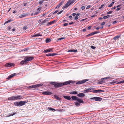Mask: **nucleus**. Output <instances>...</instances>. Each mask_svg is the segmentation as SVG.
Segmentation results:
<instances>
[{"mask_svg": "<svg viewBox=\"0 0 124 124\" xmlns=\"http://www.w3.org/2000/svg\"><path fill=\"white\" fill-rule=\"evenodd\" d=\"M75 83V81L69 80L65 82L64 83H56L55 85V87L56 88H59L63 86L64 85H66L69 84L70 83Z\"/></svg>", "mask_w": 124, "mask_h": 124, "instance_id": "1", "label": "nucleus"}, {"mask_svg": "<svg viewBox=\"0 0 124 124\" xmlns=\"http://www.w3.org/2000/svg\"><path fill=\"white\" fill-rule=\"evenodd\" d=\"M33 59V57H26L25 58V59L22 60L20 62V64L22 65H23L24 64L27 63L28 61L31 60Z\"/></svg>", "mask_w": 124, "mask_h": 124, "instance_id": "2", "label": "nucleus"}, {"mask_svg": "<svg viewBox=\"0 0 124 124\" xmlns=\"http://www.w3.org/2000/svg\"><path fill=\"white\" fill-rule=\"evenodd\" d=\"M28 102L27 100L21 101L19 102H14V104L16 105V106H21L24 105L25 103H27Z\"/></svg>", "mask_w": 124, "mask_h": 124, "instance_id": "3", "label": "nucleus"}, {"mask_svg": "<svg viewBox=\"0 0 124 124\" xmlns=\"http://www.w3.org/2000/svg\"><path fill=\"white\" fill-rule=\"evenodd\" d=\"M23 97V96L21 95H18L17 96H13L8 98V100H14L20 99Z\"/></svg>", "mask_w": 124, "mask_h": 124, "instance_id": "4", "label": "nucleus"}, {"mask_svg": "<svg viewBox=\"0 0 124 124\" xmlns=\"http://www.w3.org/2000/svg\"><path fill=\"white\" fill-rule=\"evenodd\" d=\"M72 99L73 100H77V101L80 103H83L84 101L81 99L78 98V97L76 96H72L71 97Z\"/></svg>", "mask_w": 124, "mask_h": 124, "instance_id": "5", "label": "nucleus"}, {"mask_svg": "<svg viewBox=\"0 0 124 124\" xmlns=\"http://www.w3.org/2000/svg\"><path fill=\"white\" fill-rule=\"evenodd\" d=\"M72 4V0H69L67 2L65 6H63V8H65L68 7L69 6L71 5Z\"/></svg>", "mask_w": 124, "mask_h": 124, "instance_id": "6", "label": "nucleus"}, {"mask_svg": "<svg viewBox=\"0 0 124 124\" xmlns=\"http://www.w3.org/2000/svg\"><path fill=\"white\" fill-rule=\"evenodd\" d=\"M29 13H24L21 14V15L19 16V18H23L27 16H28L29 15Z\"/></svg>", "mask_w": 124, "mask_h": 124, "instance_id": "7", "label": "nucleus"}, {"mask_svg": "<svg viewBox=\"0 0 124 124\" xmlns=\"http://www.w3.org/2000/svg\"><path fill=\"white\" fill-rule=\"evenodd\" d=\"M89 80L87 79H85L81 81H79L76 83L77 84H80L84 83L85 82L88 81Z\"/></svg>", "mask_w": 124, "mask_h": 124, "instance_id": "8", "label": "nucleus"}, {"mask_svg": "<svg viewBox=\"0 0 124 124\" xmlns=\"http://www.w3.org/2000/svg\"><path fill=\"white\" fill-rule=\"evenodd\" d=\"M102 98L98 97H94L90 98L91 100H94L96 101H100L102 100Z\"/></svg>", "mask_w": 124, "mask_h": 124, "instance_id": "9", "label": "nucleus"}, {"mask_svg": "<svg viewBox=\"0 0 124 124\" xmlns=\"http://www.w3.org/2000/svg\"><path fill=\"white\" fill-rule=\"evenodd\" d=\"M42 93L45 95H50L52 94L53 93L49 91H44Z\"/></svg>", "mask_w": 124, "mask_h": 124, "instance_id": "10", "label": "nucleus"}, {"mask_svg": "<svg viewBox=\"0 0 124 124\" xmlns=\"http://www.w3.org/2000/svg\"><path fill=\"white\" fill-rule=\"evenodd\" d=\"M100 32H97V31H95L93 32H92L89 34L88 35L86 36V37H90V36H92L93 35H94L95 34L99 33Z\"/></svg>", "mask_w": 124, "mask_h": 124, "instance_id": "11", "label": "nucleus"}, {"mask_svg": "<svg viewBox=\"0 0 124 124\" xmlns=\"http://www.w3.org/2000/svg\"><path fill=\"white\" fill-rule=\"evenodd\" d=\"M14 64L11 63H7L6 64L5 66L6 67H9L12 66H14Z\"/></svg>", "mask_w": 124, "mask_h": 124, "instance_id": "12", "label": "nucleus"}, {"mask_svg": "<svg viewBox=\"0 0 124 124\" xmlns=\"http://www.w3.org/2000/svg\"><path fill=\"white\" fill-rule=\"evenodd\" d=\"M52 50H53L52 48L48 49L44 51L43 52L45 53H47L48 52L52 51Z\"/></svg>", "mask_w": 124, "mask_h": 124, "instance_id": "13", "label": "nucleus"}, {"mask_svg": "<svg viewBox=\"0 0 124 124\" xmlns=\"http://www.w3.org/2000/svg\"><path fill=\"white\" fill-rule=\"evenodd\" d=\"M56 20H54L53 21L49 22V23L47 24V25H51L56 22Z\"/></svg>", "mask_w": 124, "mask_h": 124, "instance_id": "14", "label": "nucleus"}, {"mask_svg": "<svg viewBox=\"0 0 124 124\" xmlns=\"http://www.w3.org/2000/svg\"><path fill=\"white\" fill-rule=\"evenodd\" d=\"M94 88H93L90 87L89 88L87 89V92L93 91L94 90Z\"/></svg>", "mask_w": 124, "mask_h": 124, "instance_id": "15", "label": "nucleus"}, {"mask_svg": "<svg viewBox=\"0 0 124 124\" xmlns=\"http://www.w3.org/2000/svg\"><path fill=\"white\" fill-rule=\"evenodd\" d=\"M16 73H15L13 74H12L9 76L7 78V79H9L10 78H11L12 77H13L15 75Z\"/></svg>", "mask_w": 124, "mask_h": 124, "instance_id": "16", "label": "nucleus"}, {"mask_svg": "<svg viewBox=\"0 0 124 124\" xmlns=\"http://www.w3.org/2000/svg\"><path fill=\"white\" fill-rule=\"evenodd\" d=\"M85 95L83 93H80L77 95V96L80 97H83L85 96Z\"/></svg>", "mask_w": 124, "mask_h": 124, "instance_id": "17", "label": "nucleus"}, {"mask_svg": "<svg viewBox=\"0 0 124 124\" xmlns=\"http://www.w3.org/2000/svg\"><path fill=\"white\" fill-rule=\"evenodd\" d=\"M50 19V18H47L46 19L44 20L41 23H40V24H44L46 22L49 21Z\"/></svg>", "mask_w": 124, "mask_h": 124, "instance_id": "18", "label": "nucleus"}, {"mask_svg": "<svg viewBox=\"0 0 124 124\" xmlns=\"http://www.w3.org/2000/svg\"><path fill=\"white\" fill-rule=\"evenodd\" d=\"M120 37V35H118L117 36H116L114 37L113 38V39L115 40L116 41L117 40L118 38H119Z\"/></svg>", "mask_w": 124, "mask_h": 124, "instance_id": "19", "label": "nucleus"}, {"mask_svg": "<svg viewBox=\"0 0 124 124\" xmlns=\"http://www.w3.org/2000/svg\"><path fill=\"white\" fill-rule=\"evenodd\" d=\"M42 36L41 33H39L37 34H35L32 36L33 37H38L39 36Z\"/></svg>", "mask_w": 124, "mask_h": 124, "instance_id": "20", "label": "nucleus"}, {"mask_svg": "<svg viewBox=\"0 0 124 124\" xmlns=\"http://www.w3.org/2000/svg\"><path fill=\"white\" fill-rule=\"evenodd\" d=\"M63 97L65 99L69 100H71V98L69 96H63Z\"/></svg>", "mask_w": 124, "mask_h": 124, "instance_id": "21", "label": "nucleus"}, {"mask_svg": "<svg viewBox=\"0 0 124 124\" xmlns=\"http://www.w3.org/2000/svg\"><path fill=\"white\" fill-rule=\"evenodd\" d=\"M69 93L71 94H76L78 93V92L77 91H72L69 92Z\"/></svg>", "mask_w": 124, "mask_h": 124, "instance_id": "22", "label": "nucleus"}, {"mask_svg": "<svg viewBox=\"0 0 124 124\" xmlns=\"http://www.w3.org/2000/svg\"><path fill=\"white\" fill-rule=\"evenodd\" d=\"M68 52H78V50H70L68 51Z\"/></svg>", "mask_w": 124, "mask_h": 124, "instance_id": "23", "label": "nucleus"}, {"mask_svg": "<svg viewBox=\"0 0 124 124\" xmlns=\"http://www.w3.org/2000/svg\"><path fill=\"white\" fill-rule=\"evenodd\" d=\"M51 40L50 38H47L46 40V43H49L51 41Z\"/></svg>", "mask_w": 124, "mask_h": 124, "instance_id": "24", "label": "nucleus"}, {"mask_svg": "<svg viewBox=\"0 0 124 124\" xmlns=\"http://www.w3.org/2000/svg\"><path fill=\"white\" fill-rule=\"evenodd\" d=\"M80 103L79 102H74V103L75 104V105H76L77 106H79L80 105Z\"/></svg>", "mask_w": 124, "mask_h": 124, "instance_id": "25", "label": "nucleus"}, {"mask_svg": "<svg viewBox=\"0 0 124 124\" xmlns=\"http://www.w3.org/2000/svg\"><path fill=\"white\" fill-rule=\"evenodd\" d=\"M16 114V113L15 112V113H13L11 114H9V115H8L7 116L8 117H9V116H11L13 115H14L15 114Z\"/></svg>", "mask_w": 124, "mask_h": 124, "instance_id": "26", "label": "nucleus"}, {"mask_svg": "<svg viewBox=\"0 0 124 124\" xmlns=\"http://www.w3.org/2000/svg\"><path fill=\"white\" fill-rule=\"evenodd\" d=\"M44 1H45L44 0H40L39 3V4L40 5H41L44 2Z\"/></svg>", "mask_w": 124, "mask_h": 124, "instance_id": "27", "label": "nucleus"}, {"mask_svg": "<svg viewBox=\"0 0 124 124\" xmlns=\"http://www.w3.org/2000/svg\"><path fill=\"white\" fill-rule=\"evenodd\" d=\"M110 16V15H107L103 17V18L104 19H106L107 18L109 17Z\"/></svg>", "mask_w": 124, "mask_h": 124, "instance_id": "28", "label": "nucleus"}, {"mask_svg": "<svg viewBox=\"0 0 124 124\" xmlns=\"http://www.w3.org/2000/svg\"><path fill=\"white\" fill-rule=\"evenodd\" d=\"M43 85V84H36L35 85V86H36V87H40L42 86Z\"/></svg>", "mask_w": 124, "mask_h": 124, "instance_id": "29", "label": "nucleus"}, {"mask_svg": "<svg viewBox=\"0 0 124 124\" xmlns=\"http://www.w3.org/2000/svg\"><path fill=\"white\" fill-rule=\"evenodd\" d=\"M36 87L35 85H34L30 86L28 87V88L29 89H31Z\"/></svg>", "mask_w": 124, "mask_h": 124, "instance_id": "30", "label": "nucleus"}, {"mask_svg": "<svg viewBox=\"0 0 124 124\" xmlns=\"http://www.w3.org/2000/svg\"><path fill=\"white\" fill-rule=\"evenodd\" d=\"M54 97L56 98V99L58 100H60V98L59 97L56 96V95L54 96Z\"/></svg>", "mask_w": 124, "mask_h": 124, "instance_id": "31", "label": "nucleus"}, {"mask_svg": "<svg viewBox=\"0 0 124 124\" xmlns=\"http://www.w3.org/2000/svg\"><path fill=\"white\" fill-rule=\"evenodd\" d=\"M51 56H53L55 55H58V54L56 53H54L51 54Z\"/></svg>", "mask_w": 124, "mask_h": 124, "instance_id": "32", "label": "nucleus"}, {"mask_svg": "<svg viewBox=\"0 0 124 124\" xmlns=\"http://www.w3.org/2000/svg\"><path fill=\"white\" fill-rule=\"evenodd\" d=\"M93 92L94 93H96L99 92V89L93 90Z\"/></svg>", "mask_w": 124, "mask_h": 124, "instance_id": "33", "label": "nucleus"}, {"mask_svg": "<svg viewBox=\"0 0 124 124\" xmlns=\"http://www.w3.org/2000/svg\"><path fill=\"white\" fill-rule=\"evenodd\" d=\"M56 83L55 82H51V84L53 85H54V87H55V85L56 84Z\"/></svg>", "mask_w": 124, "mask_h": 124, "instance_id": "34", "label": "nucleus"}, {"mask_svg": "<svg viewBox=\"0 0 124 124\" xmlns=\"http://www.w3.org/2000/svg\"><path fill=\"white\" fill-rule=\"evenodd\" d=\"M28 28V27H27V26H23V30H26Z\"/></svg>", "mask_w": 124, "mask_h": 124, "instance_id": "35", "label": "nucleus"}, {"mask_svg": "<svg viewBox=\"0 0 124 124\" xmlns=\"http://www.w3.org/2000/svg\"><path fill=\"white\" fill-rule=\"evenodd\" d=\"M41 9V7H39L38 8H37V11L38 12H39V11H40V10Z\"/></svg>", "mask_w": 124, "mask_h": 124, "instance_id": "36", "label": "nucleus"}, {"mask_svg": "<svg viewBox=\"0 0 124 124\" xmlns=\"http://www.w3.org/2000/svg\"><path fill=\"white\" fill-rule=\"evenodd\" d=\"M49 109L50 110H52L53 111H55V109L53 108H49Z\"/></svg>", "mask_w": 124, "mask_h": 124, "instance_id": "37", "label": "nucleus"}, {"mask_svg": "<svg viewBox=\"0 0 124 124\" xmlns=\"http://www.w3.org/2000/svg\"><path fill=\"white\" fill-rule=\"evenodd\" d=\"M114 2H112L111 3V4L109 5L108 6V7H112V5L114 4Z\"/></svg>", "mask_w": 124, "mask_h": 124, "instance_id": "38", "label": "nucleus"}, {"mask_svg": "<svg viewBox=\"0 0 124 124\" xmlns=\"http://www.w3.org/2000/svg\"><path fill=\"white\" fill-rule=\"evenodd\" d=\"M105 81H102L101 80L98 82L99 84H101L104 82Z\"/></svg>", "mask_w": 124, "mask_h": 124, "instance_id": "39", "label": "nucleus"}, {"mask_svg": "<svg viewBox=\"0 0 124 124\" xmlns=\"http://www.w3.org/2000/svg\"><path fill=\"white\" fill-rule=\"evenodd\" d=\"M124 83V80L120 81L118 82V83H117L120 84L121 83Z\"/></svg>", "mask_w": 124, "mask_h": 124, "instance_id": "40", "label": "nucleus"}, {"mask_svg": "<svg viewBox=\"0 0 124 124\" xmlns=\"http://www.w3.org/2000/svg\"><path fill=\"white\" fill-rule=\"evenodd\" d=\"M59 11V10H56L53 13V14H55L58 11Z\"/></svg>", "mask_w": 124, "mask_h": 124, "instance_id": "41", "label": "nucleus"}, {"mask_svg": "<svg viewBox=\"0 0 124 124\" xmlns=\"http://www.w3.org/2000/svg\"><path fill=\"white\" fill-rule=\"evenodd\" d=\"M39 12H38L37 11V12L35 13L34 14V15H38L39 14Z\"/></svg>", "mask_w": 124, "mask_h": 124, "instance_id": "42", "label": "nucleus"}, {"mask_svg": "<svg viewBox=\"0 0 124 124\" xmlns=\"http://www.w3.org/2000/svg\"><path fill=\"white\" fill-rule=\"evenodd\" d=\"M85 8V6H83L81 7V9L82 10H84V9Z\"/></svg>", "mask_w": 124, "mask_h": 124, "instance_id": "43", "label": "nucleus"}, {"mask_svg": "<svg viewBox=\"0 0 124 124\" xmlns=\"http://www.w3.org/2000/svg\"><path fill=\"white\" fill-rule=\"evenodd\" d=\"M91 7V5H89L86 8V9H89V8H90Z\"/></svg>", "mask_w": 124, "mask_h": 124, "instance_id": "44", "label": "nucleus"}, {"mask_svg": "<svg viewBox=\"0 0 124 124\" xmlns=\"http://www.w3.org/2000/svg\"><path fill=\"white\" fill-rule=\"evenodd\" d=\"M69 25L68 23H65L63 24V25L64 26H67Z\"/></svg>", "mask_w": 124, "mask_h": 124, "instance_id": "45", "label": "nucleus"}, {"mask_svg": "<svg viewBox=\"0 0 124 124\" xmlns=\"http://www.w3.org/2000/svg\"><path fill=\"white\" fill-rule=\"evenodd\" d=\"M91 48L92 49H94L96 48V47L94 46H91Z\"/></svg>", "mask_w": 124, "mask_h": 124, "instance_id": "46", "label": "nucleus"}, {"mask_svg": "<svg viewBox=\"0 0 124 124\" xmlns=\"http://www.w3.org/2000/svg\"><path fill=\"white\" fill-rule=\"evenodd\" d=\"M110 78V77H106L105 78H103V79H104V80H106L107 79H109Z\"/></svg>", "mask_w": 124, "mask_h": 124, "instance_id": "47", "label": "nucleus"}, {"mask_svg": "<svg viewBox=\"0 0 124 124\" xmlns=\"http://www.w3.org/2000/svg\"><path fill=\"white\" fill-rule=\"evenodd\" d=\"M112 12V11H109L108 12H107V14H111Z\"/></svg>", "mask_w": 124, "mask_h": 124, "instance_id": "48", "label": "nucleus"}, {"mask_svg": "<svg viewBox=\"0 0 124 124\" xmlns=\"http://www.w3.org/2000/svg\"><path fill=\"white\" fill-rule=\"evenodd\" d=\"M11 21H12V20H9L7 21L6 22V23H8L10 22H11Z\"/></svg>", "mask_w": 124, "mask_h": 124, "instance_id": "49", "label": "nucleus"}, {"mask_svg": "<svg viewBox=\"0 0 124 124\" xmlns=\"http://www.w3.org/2000/svg\"><path fill=\"white\" fill-rule=\"evenodd\" d=\"M78 19V16H76L74 18V20H77Z\"/></svg>", "mask_w": 124, "mask_h": 124, "instance_id": "50", "label": "nucleus"}, {"mask_svg": "<svg viewBox=\"0 0 124 124\" xmlns=\"http://www.w3.org/2000/svg\"><path fill=\"white\" fill-rule=\"evenodd\" d=\"M65 38L64 37H61L60 38H59L58 40H61L64 39Z\"/></svg>", "mask_w": 124, "mask_h": 124, "instance_id": "51", "label": "nucleus"}, {"mask_svg": "<svg viewBox=\"0 0 124 124\" xmlns=\"http://www.w3.org/2000/svg\"><path fill=\"white\" fill-rule=\"evenodd\" d=\"M46 56H51V54H46Z\"/></svg>", "mask_w": 124, "mask_h": 124, "instance_id": "52", "label": "nucleus"}, {"mask_svg": "<svg viewBox=\"0 0 124 124\" xmlns=\"http://www.w3.org/2000/svg\"><path fill=\"white\" fill-rule=\"evenodd\" d=\"M60 6V5L59 4L57 5V6L56 7L55 9H56L57 8H58Z\"/></svg>", "mask_w": 124, "mask_h": 124, "instance_id": "53", "label": "nucleus"}, {"mask_svg": "<svg viewBox=\"0 0 124 124\" xmlns=\"http://www.w3.org/2000/svg\"><path fill=\"white\" fill-rule=\"evenodd\" d=\"M46 14H47L46 13H43V14H42V16H43V17L45 16V15Z\"/></svg>", "mask_w": 124, "mask_h": 124, "instance_id": "54", "label": "nucleus"}, {"mask_svg": "<svg viewBox=\"0 0 124 124\" xmlns=\"http://www.w3.org/2000/svg\"><path fill=\"white\" fill-rule=\"evenodd\" d=\"M105 22H102V23L101 24V25H104L105 24Z\"/></svg>", "mask_w": 124, "mask_h": 124, "instance_id": "55", "label": "nucleus"}, {"mask_svg": "<svg viewBox=\"0 0 124 124\" xmlns=\"http://www.w3.org/2000/svg\"><path fill=\"white\" fill-rule=\"evenodd\" d=\"M116 83V82L113 81V82H110V83L111 84H115V83Z\"/></svg>", "mask_w": 124, "mask_h": 124, "instance_id": "56", "label": "nucleus"}, {"mask_svg": "<svg viewBox=\"0 0 124 124\" xmlns=\"http://www.w3.org/2000/svg\"><path fill=\"white\" fill-rule=\"evenodd\" d=\"M11 27H9L8 28V31H10V30L11 29Z\"/></svg>", "mask_w": 124, "mask_h": 124, "instance_id": "57", "label": "nucleus"}, {"mask_svg": "<svg viewBox=\"0 0 124 124\" xmlns=\"http://www.w3.org/2000/svg\"><path fill=\"white\" fill-rule=\"evenodd\" d=\"M117 22V21H115L113 22V24H115Z\"/></svg>", "mask_w": 124, "mask_h": 124, "instance_id": "58", "label": "nucleus"}, {"mask_svg": "<svg viewBox=\"0 0 124 124\" xmlns=\"http://www.w3.org/2000/svg\"><path fill=\"white\" fill-rule=\"evenodd\" d=\"M83 92L84 93H86V92H87V89H86L85 90H84L83 91Z\"/></svg>", "mask_w": 124, "mask_h": 124, "instance_id": "59", "label": "nucleus"}, {"mask_svg": "<svg viewBox=\"0 0 124 124\" xmlns=\"http://www.w3.org/2000/svg\"><path fill=\"white\" fill-rule=\"evenodd\" d=\"M120 9H121L120 8H117V9H116V11H119V10H120Z\"/></svg>", "mask_w": 124, "mask_h": 124, "instance_id": "60", "label": "nucleus"}, {"mask_svg": "<svg viewBox=\"0 0 124 124\" xmlns=\"http://www.w3.org/2000/svg\"><path fill=\"white\" fill-rule=\"evenodd\" d=\"M73 23H73V22H71V23H70L69 24V25H71L72 24H73Z\"/></svg>", "mask_w": 124, "mask_h": 124, "instance_id": "61", "label": "nucleus"}, {"mask_svg": "<svg viewBox=\"0 0 124 124\" xmlns=\"http://www.w3.org/2000/svg\"><path fill=\"white\" fill-rule=\"evenodd\" d=\"M104 92V90H100V89H99V92Z\"/></svg>", "mask_w": 124, "mask_h": 124, "instance_id": "62", "label": "nucleus"}, {"mask_svg": "<svg viewBox=\"0 0 124 124\" xmlns=\"http://www.w3.org/2000/svg\"><path fill=\"white\" fill-rule=\"evenodd\" d=\"M72 18V17L71 15H70L69 16V18L70 19H71Z\"/></svg>", "mask_w": 124, "mask_h": 124, "instance_id": "63", "label": "nucleus"}, {"mask_svg": "<svg viewBox=\"0 0 124 124\" xmlns=\"http://www.w3.org/2000/svg\"><path fill=\"white\" fill-rule=\"evenodd\" d=\"M63 2H61L59 4L60 5V6H61V5L63 4Z\"/></svg>", "mask_w": 124, "mask_h": 124, "instance_id": "64", "label": "nucleus"}]
</instances>
